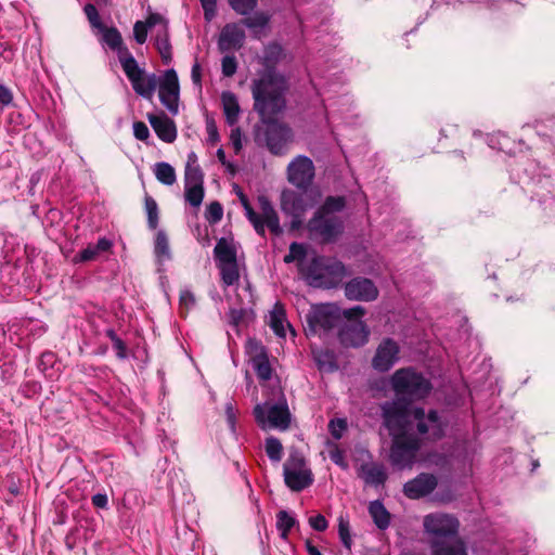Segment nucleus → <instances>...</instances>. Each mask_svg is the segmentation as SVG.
I'll list each match as a JSON object with an SVG mask.
<instances>
[{
    "label": "nucleus",
    "mask_w": 555,
    "mask_h": 555,
    "mask_svg": "<svg viewBox=\"0 0 555 555\" xmlns=\"http://www.w3.org/2000/svg\"><path fill=\"white\" fill-rule=\"evenodd\" d=\"M365 309L362 306H354L343 310V317L347 322L340 327L338 337L341 345L346 347L359 348L369 341L370 330L361 321Z\"/></svg>",
    "instance_id": "10"
},
{
    "label": "nucleus",
    "mask_w": 555,
    "mask_h": 555,
    "mask_svg": "<svg viewBox=\"0 0 555 555\" xmlns=\"http://www.w3.org/2000/svg\"><path fill=\"white\" fill-rule=\"evenodd\" d=\"M411 402L396 397L380 404L383 425L389 435L409 431L411 423Z\"/></svg>",
    "instance_id": "13"
},
{
    "label": "nucleus",
    "mask_w": 555,
    "mask_h": 555,
    "mask_svg": "<svg viewBox=\"0 0 555 555\" xmlns=\"http://www.w3.org/2000/svg\"><path fill=\"white\" fill-rule=\"evenodd\" d=\"M460 520L456 516L443 512H435L424 516L423 528L430 540L446 541L457 538Z\"/></svg>",
    "instance_id": "15"
},
{
    "label": "nucleus",
    "mask_w": 555,
    "mask_h": 555,
    "mask_svg": "<svg viewBox=\"0 0 555 555\" xmlns=\"http://www.w3.org/2000/svg\"><path fill=\"white\" fill-rule=\"evenodd\" d=\"M396 397L411 403L426 399L433 389L430 379L413 366L398 369L389 379Z\"/></svg>",
    "instance_id": "5"
},
{
    "label": "nucleus",
    "mask_w": 555,
    "mask_h": 555,
    "mask_svg": "<svg viewBox=\"0 0 555 555\" xmlns=\"http://www.w3.org/2000/svg\"><path fill=\"white\" fill-rule=\"evenodd\" d=\"M358 475L365 485L375 488L384 486L388 478L386 467L382 463L375 462L362 463L359 467Z\"/></svg>",
    "instance_id": "23"
},
{
    "label": "nucleus",
    "mask_w": 555,
    "mask_h": 555,
    "mask_svg": "<svg viewBox=\"0 0 555 555\" xmlns=\"http://www.w3.org/2000/svg\"><path fill=\"white\" fill-rule=\"evenodd\" d=\"M98 256L93 245L89 244L85 249L74 257V262H87L93 260Z\"/></svg>",
    "instance_id": "55"
},
{
    "label": "nucleus",
    "mask_w": 555,
    "mask_h": 555,
    "mask_svg": "<svg viewBox=\"0 0 555 555\" xmlns=\"http://www.w3.org/2000/svg\"><path fill=\"white\" fill-rule=\"evenodd\" d=\"M100 30L102 31L103 43H105L108 48L117 52L119 63L121 64V57H125L124 52H131L126 46L122 44V38L120 33L115 27L107 28L105 26H103V29Z\"/></svg>",
    "instance_id": "27"
},
{
    "label": "nucleus",
    "mask_w": 555,
    "mask_h": 555,
    "mask_svg": "<svg viewBox=\"0 0 555 555\" xmlns=\"http://www.w3.org/2000/svg\"><path fill=\"white\" fill-rule=\"evenodd\" d=\"M12 100L13 95L11 90L5 86L0 85V103L7 106L12 103Z\"/></svg>",
    "instance_id": "63"
},
{
    "label": "nucleus",
    "mask_w": 555,
    "mask_h": 555,
    "mask_svg": "<svg viewBox=\"0 0 555 555\" xmlns=\"http://www.w3.org/2000/svg\"><path fill=\"white\" fill-rule=\"evenodd\" d=\"M284 481L292 491H302L313 482L311 469L307 466L304 455L292 451L283 465Z\"/></svg>",
    "instance_id": "16"
},
{
    "label": "nucleus",
    "mask_w": 555,
    "mask_h": 555,
    "mask_svg": "<svg viewBox=\"0 0 555 555\" xmlns=\"http://www.w3.org/2000/svg\"><path fill=\"white\" fill-rule=\"evenodd\" d=\"M400 346L392 338H384L376 348L372 366L378 372H388L399 360Z\"/></svg>",
    "instance_id": "19"
},
{
    "label": "nucleus",
    "mask_w": 555,
    "mask_h": 555,
    "mask_svg": "<svg viewBox=\"0 0 555 555\" xmlns=\"http://www.w3.org/2000/svg\"><path fill=\"white\" fill-rule=\"evenodd\" d=\"M322 198V193L318 188L284 190L281 194V208L287 215H291L293 225L301 222L305 214L317 207Z\"/></svg>",
    "instance_id": "7"
},
{
    "label": "nucleus",
    "mask_w": 555,
    "mask_h": 555,
    "mask_svg": "<svg viewBox=\"0 0 555 555\" xmlns=\"http://www.w3.org/2000/svg\"><path fill=\"white\" fill-rule=\"evenodd\" d=\"M330 459L331 461L336 464L337 466L346 469L348 467V464L345 460L344 451L340 450L338 447H334L332 450H330Z\"/></svg>",
    "instance_id": "57"
},
{
    "label": "nucleus",
    "mask_w": 555,
    "mask_h": 555,
    "mask_svg": "<svg viewBox=\"0 0 555 555\" xmlns=\"http://www.w3.org/2000/svg\"><path fill=\"white\" fill-rule=\"evenodd\" d=\"M231 9L237 14L246 16L256 9L257 0H228Z\"/></svg>",
    "instance_id": "41"
},
{
    "label": "nucleus",
    "mask_w": 555,
    "mask_h": 555,
    "mask_svg": "<svg viewBox=\"0 0 555 555\" xmlns=\"http://www.w3.org/2000/svg\"><path fill=\"white\" fill-rule=\"evenodd\" d=\"M155 46L165 64H169L172 60V48L169 41L168 28L164 26L155 38Z\"/></svg>",
    "instance_id": "34"
},
{
    "label": "nucleus",
    "mask_w": 555,
    "mask_h": 555,
    "mask_svg": "<svg viewBox=\"0 0 555 555\" xmlns=\"http://www.w3.org/2000/svg\"><path fill=\"white\" fill-rule=\"evenodd\" d=\"M279 113L262 116L258 114L261 124L254 128L255 142L260 146H266L269 152L275 156H283L288 152V146L293 142L294 133L289 126L271 118Z\"/></svg>",
    "instance_id": "4"
},
{
    "label": "nucleus",
    "mask_w": 555,
    "mask_h": 555,
    "mask_svg": "<svg viewBox=\"0 0 555 555\" xmlns=\"http://www.w3.org/2000/svg\"><path fill=\"white\" fill-rule=\"evenodd\" d=\"M245 40V33L236 23L227 24L219 37L218 46L220 51L225 52L232 49H240Z\"/></svg>",
    "instance_id": "22"
},
{
    "label": "nucleus",
    "mask_w": 555,
    "mask_h": 555,
    "mask_svg": "<svg viewBox=\"0 0 555 555\" xmlns=\"http://www.w3.org/2000/svg\"><path fill=\"white\" fill-rule=\"evenodd\" d=\"M145 210L147 214V224L151 229H156L158 225V207L154 198L145 197Z\"/></svg>",
    "instance_id": "44"
},
{
    "label": "nucleus",
    "mask_w": 555,
    "mask_h": 555,
    "mask_svg": "<svg viewBox=\"0 0 555 555\" xmlns=\"http://www.w3.org/2000/svg\"><path fill=\"white\" fill-rule=\"evenodd\" d=\"M307 255V247L304 243L293 242L289 245L288 254L284 256L285 263H292L297 261L298 266L300 263H307L305 261Z\"/></svg>",
    "instance_id": "38"
},
{
    "label": "nucleus",
    "mask_w": 555,
    "mask_h": 555,
    "mask_svg": "<svg viewBox=\"0 0 555 555\" xmlns=\"http://www.w3.org/2000/svg\"><path fill=\"white\" fill-rule=\"evenodd\" d=\"M225 418L232 434L236 433V411L232 402L225 404Z\"/></svg>",
    "instance_id": "56"
},
{
    "label": "nucleus",
    "mask_w": 555,
    "mask_h": 555,
    "mask_svg": "<svg viewBox=\"0 0 555 555\" xmlns=\"http://www.w3.org/2000/svg\"><path fill=\"white\" fill-rule=\"evenodd\" d=\"M195 296L190 289H183L179 296V304L181 310L190 311L195 306Z\"/></svg>",
    "instance_id": "52"
},
{
    "label": "nucleus",
    "mask_w": 555,
    "mask_h": 555,
    "mask_svg": "<svg viewBox=\"0 0 555 555\" xmlns=\"http://www.w3.org/2000/svg\"><path fill=\"white\" fill-rule=\"evenodd\" d=\"M204 198L203 185H185V201L193 207H198Z\"/></svg>",
    "instance_id": "42"
},
{
    "label": "nucleus",
    "mask_w": 555,
    "mask_h": 555,
    "mask_svg": "<svg viewBox=\"0 0 555 555\" xmlns=\"http://www.w3.org/2000/svg\"><path fill=\"white\" fill-rule=\"evenodd\" d=\"M390 437L389 461L391 465L400 470L411 469L418 459L422 448L421 439L409 431L390 435Z\"/></svg>",
    "instance_id": "8"
},
{
    "label": "nucleus",
    "mask_w": 555,
    "mask_h": 555,
    "mask_svg": "<svg viewBox=\"0 0 555 555\" xmlns=\"http://www.w3.org/2000/svg\"><path fill=\"white\" fill-rule=\"evenodd\" d=\"M345 296L350 300L373 301L378 297V289L373 281L359 276L345 284Z\"/></svg>",
    "instance_id": "20"
},
{
    "label": "nucleus",
    "mask_w": 555,
    "mask_h": 555,
    "mask_svg": "<svg viewBox=\"0 0 555 555\" xmlns=\"http://www.w3.org/2000/svg\"><path fill=\"white\" fill-rule=\"evenodd\" d=\"M203 11L204 17L207 22H211L217 13V0H199Z\"/></svg>",
    "instance_id": "54"
},
{
    "label": "nucleus",
    "mask_w": 555,
    "mask_h": 555,
    "mask_svg": "<svg viewBox=\"0 0 555 555\" xmlns=\"http://www.w3.org/2000/svg\"><path fill=\"white\" fill-rule=\"evenodd\" d=\"M508 142H509V139L505 134H503L501 132L491 134L488 138V145L491 149L509 153V150H507Z\"/></svg>",
    "instance_id": "48"
},
{
    "label": "nucleus",
    "mask_w": 555,
    "mask_h": 555,
    "mask_svg": "<svg viewBox=\"0 0 555 555\" xmlns=\"http://www.w3.org/2000/svg\"><path fill=\"white\" fill-rule=\"evenodd\" d=\"M269 325L279 337H285L286 326H291L286 321L285 311L279 302L275 304L273 310L270 312Z\"/></svg>",
    "instance_id": "30"
},
{
    "label": "nucleus",
    "mask_w": 555,
    "mask_h": 555,
    "mask_svg": "<svg viewBox=\"0 0 555 555\" xmlns=\"http://www.w3.org/2000/svg\"><path fill=\"white\" fill-rule=\"evenodd\" d=\"M437 485L438 479L435 475L421 473L403 485V493L411 500H418L430 494Z\"/></svg>",
    "instance_id": "21"
},
{
    "label": "nucleus",
    "mask_w": 555,
    "mask_h": 555,
    "mask_svg": "<svg viewBox=\"0 0 555 555\" xmlns=\"http://www.w3.org/2000/svg\"><path fill=\"white\" fill-rule=\"evenodd\" d=\"M343 312L334 305L322 304L312 306L309 312L306 314L307 327L305 328L306 335H322L333 330Z\"/></svg>",
    "instance_id": "14"
},
{
    "label": "nucleus",
    "mask_w": 555,
    "mask_h": 555,
    "mask_svg": "<svg viewBox=\"0 0 555 555\" xmlns=\"http://www.w3.org/2000/svg\"><path fill=\"white\" fill-rule=\"evenodd\" d=\"M309 525L315 531H320V532L325 531L328 527V522H327L326 518L321 514L310 517Z\"/></svg>",
    "instance_id": "59"
},
{
    "label": "nucleus",
    "mask_w": 555,
    "mask_h": 555,
    "mask_svg": "<svg viewBox=\"0 0 555 555\" xmlns=\"http://www.w3.org/2000/svg\"><path fill=\"white\" fill-rule=\"evenodd\" d=\"M410 414L411 423L409 431L415 429V436H417L421 441L423 439L437 441L444 436L448 424L439 411L435 409L425 410L423 406H413Z\"/></svg>",
    "instance_id": "6"
},
{
    "label": "nucleus",
    "mask_w": 555,
    "mask_h": 555,
    "mask_svg": "<svg viewBox=\"0 0 555 555\" xmlns=\"http://www.w3.org/2000/svg\"><path fill=\"white\" fill-rule=\"evenodd\" d=\"M298 524L296 517L287 511H280L276 514V529L283 540L288 539L289 531Z\"/></svg>",
    "instance_id": "35"
},
{
    "label": "nucleus",
    "mask_w": 555,
    "mask_h": 555,
    "mask_svg": "<svg viewBox=\"0 0 555 555\" xmlns=\"http://www.w3.org/2000/svg\"><path fill=\"white\" fill-rule=\"evenodd\" d=\"M264 449L270 461L279 463L282 460L283 447L281 441L275 437L266 439Z\"/></svg>",
    "instance_id": "39"
},
{
    "label": "nucleus",
    "mask_w": 555,
    "mask_h": 555,
    "mask_svg": "<svg viewBox=\"0 0 555 555\" xmlns=\"http://www.w3.org/2000/svg\"><path fill=\"white\" fill-rule=\"evenodd\" d=\"M185 185H203V172L199 166H185Z\"/></svg>",
    "instance_id": "43"
},
{
    "label": "nucleus",
    "mask_w": 555,
    "mask_h": 555,
    "mask_svg": "<svg viewBox=\"0 0 555 555\" xmlns=\"http://www.w3.org/2000/svg\"><path fill=\"white\" fill-rule=\"evenodd\" d=\"M56 362V357L53 352H43L40 357L38 369L49 378H54L53 366Z\"/></svg>",
    "instance_id": "40"
},
{
    "label": "nucleus",
    "mask_w": 555,
    "mask_h": 555,
    "mask_svg": "<svg viewBox=\"0 0 555 555\" xmlns=\"http://www.w3.org/2000/svg\"><path fill=\"white\" fill-rule=\"evenodd\" d=\"M222 216L223 208L219 202H212L207 206L205 217L209 223L215 224L219 222L222 219Z\"/></svg>",
    "instance_id": "47"
},
{
    "label": "nucleus",
    "mask_w": 555,
    "mask_h": 555,
    "mask_svg": "<svg viewBox=\"0 0 555 555\" xmlns=\"http://www.w3.org/2000/svg\"><path fill=\"white\" fill-rule=\"evenodd\" d=\"M230 139L236 152L242 149V131L238 127L231 130Z\"/></svg>",
    "instance_id": "61"
},
{
    "label": "nucleus",
    "mask_w": 555,
    "mask_h": 555,
    "mask_svg": "<svg viewBox=\"0 0 555 555\" xmlns=\"http://www.w3.org/2000/svg\"><path fill=\"white\" fill-rule=\"evenodd\" d=\"M92 504L98 508H106L108 499L105 493H96L92 496Z\"/></svg>",
    "instance_id": "64"
},
{
    "label": "nucleus",
    "mask_w": 555,
    "mask_h": 555,
    "mask_svg": "<svg viewBox=\"0 0 555 555\" xmlns=\"http://www.w3.org/2000/svg\"><path fill=\"white\" fill-rule=\"evenodd\" d=\"M347 429V422L345 418L331 420L328 424V430L333 438L340 439L343 433Z\"/></svg>",
    "instance_id": "51"
},
{
    "label": "nucleus",
    "mask_w": 555,
    "mask_h": 555,
    "mask_svg": "<svg viewBox=\"0 0 555 555\" xmlns=\"http://www.w3.org/2000/svg\"><path fill=\"white\" fill-rule=\"evenodd\" d=\"M338 534L343 545L347 550H351L352 539L349 531V521L341 516L338 519Z\"/></svg>",
    "instance_id": "46"
},
{
    "label": "nucleus",
    "mask_w": 555,
    "mask_h": 555,
    "mask_svg": "<svg viewBox=\"0 0 555 555\" xmlns=\"http://www.w3.org/2000/svg\"><path fill=\"white\" fill-rule=\"evenodd\" d=\"M149 121L157 134V137L166 142L172 143L177 138V128L175 121L165 114L162 115H149Z\"/></svg>",
    "instance_id": "25"
},
{
    "label": "nucleus",
    "mask_w": 555,
    "mask_h": 555,
    "mask_svg": "<svg viewBox=\"0 0 555 555\" xmlns=\"http://www.w3.org/2000/svg\"><path fill=\"white\" fill-rule=\"evenodd\" d=\"M313 359L317 362L319 369H324L326 366H334V357L333 353L327 350L321 349H312Z\"/></svg>",
    "instance_id": "45"
},
{
    "label": "nucleus",
    "mask_w": 555,
    "mask_h": 555,
    "mask_svg": "<svg viewBox=\"0 0 555 555\" xmlns=\"http://www.w3.org/2000/svg\"><path fill=\"white\" fill-rule=\"evenodd\" d=\"M244 314L245 310L243 309H231L229 312L230 323L237 326L243 320Z\"/></svg>",
    "instance_id": "62"
},
{
    "label": "nucleus",
    "mask_w": 555,
    "mask_h": 555,
    "mask_svg": "<svg viewBox=\"0 0 555 555\" xmlns=\"http://www.w3.org/2000/svg\"><path fill=\"white\" fill-rule=\"evenodd\" d=\"M285 56V50L278 42H270L263 48L260 63L264 68L258 72L250 86L254 111L257 114L266 116L282 113L286 107L288 80L275 68Z\"/></svg>",
    "instance_id": "1"
},
{
    "label": "nucleus",
    "mask_w": 555,
    "mask_h": 555,
    "mask_svg": "<svg viewBox=\"0 0 555 555\" xmlns=\"http://www.w3.org/2000/svg\"><path fill=\"white\" fill-rule=\"evenodd\" d=\"M299 271L312 287L334 288L346 275V268L339 260L314 256L307 263L299 264Z\"/></svg>",
    "instance_id": "3"
},
{
    "label": "nucleus",
    "mask_w": 555,
    "mask_h": 555,
    "mask_svg": "<svg viewBox=\"0 0 555 555\" xmlns=\"http://www.w3.org/2000/svg\"><path fill=\"white\" fill-rule=\"evenodd\" d=\"M430 555H468L467 545L461 538L446 541L430 540Z\"/></svg>",
    "instance_id": "24"
},
{
    "label": "nucleus",
    "mask_w": 555,
    "mask_h": 555,
    "mask_svg": "<svg viewBox=\"0 0 555 555\" xmlns=\"http://www.w3.org/2000/svg\"><path fill=\"white\" fill-rule=\"evenodd\" d=\"M153 171L156 179L165 185H172L177 180L175 168L168 163L155 164Z\"/></svg>",
    "instance_id": "36"
},
{
    "label": "nucleus",
    "mask_w": 555,
    "mask_h": 555,
    "mask_svg": "<svg viewBox=\"0 0 555 555\" xmlns=\"http://www.w3.org/2000/svg\"><path fill=\"white\" fill-rule=\"evenodd\" d=\"M144 23L146 24L149 29L153 28L158 24H162V29L164 28V26L168 28L166 20L158 13H151L144 21Z\"/></svg>",
    "instance_id": "60"
},
{
    "label": "nucleus",
    "mask_w": 555,
    "mask_h": 555,
    "mask_svg": "<svg viewBox=\"0 0 555 555\" xmlns=\"http://www.w3.org/2000/svg\"><path fill=\"white\" fill-rule=\"evenodd\" d=\"M287 181L296 189H308L315 178L313 160L306 155L295 156L286 167Z\"/></svg>",
    "instance_id": "17"
},
{
    "label": "nucleus",
    "mask_w": 555,
    "mask_h": 555,
    "mask_svg": "<svg viewBox=\"0 0 555 555\" xmlns=\"http://www.w3.org/2000/svg\"><path fill=\"white\" fill-rule=\"evenodd\" d=\"M253 414L256 423L263 430H285L291 424V413L285 400L275 403L269 401L258 403Z\"/></svg>",
    "instance_id": "12"
},
{
    "label": "nucleus",
    "mask_w": 555,
    "mask_h": 555,
    "mask_svg": "<svg viewBox=\"0 0 555 555\" xmlns=\"http://www.w3.org/2000/svg\"><path fill=\"white\" fill-rule=\"evenodd\" d=\"M221 104L227 124L231 127L235 126L241 115L237 96L232 91H223Z\"/></svg>",
    "instance_id": "26"
},
{
    "label": "nucleus",
    "mask_w": 555,
    "mask_h": 555,
    "mask_svg": "<svg viewBox=\"0 0 555 555\" xmlns=\"http://www.w3.org/2000/svg\"><path fill=\"white\" fill-rule=\"evenodd\" d=\"M369 513L378 529L385 530L389 527L390 514L380 501L371 502Z\"/></svg>",
    "instance_id": "32"
},
{
    "label": "nucleus",
    "mask_w": 555,
    "mask_h": 555,
    "mask_svg": "<svg viewBox=\"0 0 555 555\" xmlns=\"http://www.w3.org/2000/svg\"><path fill=\"white\" fill-rule=\"evenodd\" d=\"M345 207V196H327L307 223L310 236L323 243L335 242L345 229L343 218L337 215Z\"/></svg>",
    "instance_id": "2"
},
{
    "label": "nucleus",
    "mask_w": 555,
    "mask_h": 555,
    "mask_svg": "<svg viewBox=\"0 0 555 555\" xmlns=\"http://www.w3.org/2000/svg\"><path fill=\"white\" fill-rule=\"evenodd\" d=\"M149 27L146 26V24L142 21H137L133 25V36H134V40L139 43V44H143L145 43L146 39H147V33H149Z\"/></svg>",
    "instance_id": "53"
},
{
    "label": "nucleus",
    "mask_w": 555,
    "mask_h": 555,
    "mask_svg": "<svg viewBox=\"0 0 555 555\" xmlns=\"http://www.w3.org/2000/svg\"><path fill=\"white\" fill-rule=\"evenodd\" d=\"M271 15L266 12H255L251 16L246 17L243 24L254 31L255 37L260 38L264 35L266 29L269 27Z\"/></svg>",
    "instance_id": "29"
},
{
    "label": "nucleus",
    "mask_w": 555,
    "mask_h": 555,
    "mask_svg": "<svg viewBox=\"0 0 555 555\" xmlns=\"http://www.w3.org/2000/svg\"><path fill=\"white\" fill-rule=\"evenodd\" d=\"M158 95L160 103L172 115L179 113V94L180 86L177 72L169 68L164 72L163 76L158 77Z\"/></svg>",
    "instance_id": "18"
},
{
    "label": "nucleus",
    "mask_w": 555,
    "mask_h": 555,
    "mask_svg": "<svg viewBox=\"0 0 555 555\" xmlns=\"http://www.w3.org/2000/svg\"><path fill=\"white\" fill-rule=\"evenodd\" d=\"M154 255L159 266H163L166 261L171 259V251L169 247V241L164 230H159L156 233L154 244Z\"/></svg>",
    "instance_id": "33"
},
{
    "label": "nucleus",
    "mask_w": 555,
    "mask_h": 555,
    "mask_svg": "<svg viewBox=\"0 0 555 555\" xmlns=\"http://www.w3.org/2000/svg\"><path fill=\"white\" fill-rule=\"evenodd\" d=\"M121 57V67L129 79L133 91L147 100L154 96L158 86V76L154 73L147 74L141 68L131 53H125Z\"/></svg>",
    "instance_id": "11"
},
{
    "label": "nucleus",
    "mask_w": 555,
    "mask_h": 555,
    "mask_svg": "<svg viewBox=\"0 0 555 555\" xmlns=\"http://www.w3.org/2000/svg\"><path fill=\"white\" fill-rule=\"evenodd\" d=\"M217 266L220 270L221 280L225 286H231L238 281L240 274L237 261L231 263H221Z\"/></svg>",
    "instance_id": "37"
},
{
    "label": "nucleus",
    "mask_w": 555,
    "mask_h": 555,
    "mask_svg": "<svg viewBox=\"0 0 555 555\" xmlns=\"http://www.w3.org/2000/svg\"><path fill=\"white\" fill-rule=\"evenodd\" d=\"M237 194L244 207L245 216L248 219V221L253 224L257 234L264 236L266 228H268L275 235L282 233L280 218L268 197H258L260 212H256L249 205L246 196L241 191L237 192Z\"/></svg>",
    "instance_id": "9"
},
{
    "label": "nucleus",
    "mask_w": 555,
    "mask_h": 555,
    "mask_svg": "<svg viewBox=\"0 0 555 555\" xmlns=\"http://www.w3.org/2000/svg\"><path fill=\"white\" fill-rule=\"evenodd\" d=\"M214 254L217 264L236 261V249L234 245L223 237L217 242Z\"/></svg>",
    "instance_id": "31"
},
{
    "label": "nucleus",
    "mask_w": 555,
    "mask_h": 555,
    "mask_svg": "<svg viewBox=\"0 0 555 555\" xmlns=\"http://www.w3.org/2000/svg\"><path fill=\"white\" fill-rule=\"evenodd\" d=\"M83 12H85L90 25L93 28L103 29L104 25L101 22V18H100V15H99V12H98L95 5H93L91 3H87L83 8Z\"/></svg>",
    "instance_id": "49"
},
{
    "label": "nucleus",
    "mask_w": 555,
    "mask_h": 555,
    "mask_svg": "<svg viewBox=\"0 0 555 555\" xmlns=\"http://www.w3.org/2000/svg\"><path fill=\"white\" fill-rule=\"evenodd\" d=\"M251 366L258 377L262 382H267L272 377V367L266 350L261 347L259 351L250 358Z\"/></svg>",
    "instance_id": "28"
},
{
    "label": "nucleus",
    "mask_w": 555,
    "mask_h": 555,
    "mask_svg": "<svg viewBox=\"0 0 555 555\" xmlns=\"http://www.w3.org/2000/svg\"><path fill=\"white\" fill-rule=\"evenodd\" d=\"M222 74L225 77H232L237 69V61L234 55H225L221 61Z\"/></svg>",
    "instance_id": "50"
},
{
    "label": "nucleus",
    "mask_w": 555,
    "mask_h": 555,
    "mask_svg": "<svg viewBox=\"0 0 555 555\" xmlns=\"http://www.w3.org/2000/svg\"><path fill=\"white\" fill-rule=\"evenodd\" d=\"M133 135L140 141H145L150 137V130L143 121L133 122Z\"/></svg>",
    "instance_id": "58"
}]
</instances>
